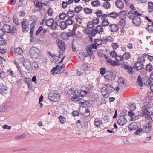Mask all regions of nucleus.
Instances as JSON below:
<instances>
[{
	"mask_svg": "<svg viewBox=\"0 0 153 153\" xmlns=\"http://www.w3.org/2000/svg\"><path fill=\"white\" fill-rule=\"evenodd\" d=\"M135 66L138 70H141L143 68V63L136 62L135 64Z\"/></svg>",
	"mask_w": 153,
	"mask_h": 153,
	"instance_id": "nucleus-32",
	"label": "nucleus"
},
{
	"mask_svg": "<svg viewBox=\"0 0 153 153\" xmlns=\"http://www.w3.org/2000/svg\"><path fill=\"white\" fill-rule=\"evenodd\" d=\"M152 128L151 123L149 122L146 124L143 129V132L146 133H148L150 132Z\"/></svg>",
	"mask_w": 153,
	"mask_h": 153,
	"instance_id": "nucleus-12",
	"label": "nucleus"
},
{
	"mask_svg": "<svg viewBox=\"0 0 153 153\" xmlns=\"http://www.w3.org/2000/svg\"><path fill=\"white\" fill-rule=\"evenodd\" d=\"M57 27V23L55 22H53V24L51 25V29L53 30H56Z\"/></svg>",
	"mask_w": 153,
	"mask_h": 153,
	"instance_id": "nucleus-56",
	"label": "nucleus"
},
{
	"mask_svg": "<svg viewBox=\"0 0 153 153\" xmlns=\"http://www.w3.org/2000/svg\"><path fill=\"white\" fill-rule=\"evenodd\" d=\"M29 21L27 19H24L21 22L22 30L23 32L27 31L29 30Z\"/></svg>",
	"mask_w": 153,
	"mask_h": 153,
	"instance_id": "nucleus-5",
	"label": "nucleus"
},
{
	"mask_svg": "<svg viewBox=\"0 0 153 153\" xmlns=\"http://www.w3.org/2000/svg\"><path fill=\"white\" fill-rule=\"evenodd\" d=\"M57 93L56 92L50 93L48 94V97L49 99L51 101L56 102L57 100Z\"/></svg>",
	"mask_w": 153,
	"mask_h": 153,
	"instance_id": "nucleus-7",
	"label": "nucleus"
},
{
	"mask_svg": "<svg viewBox=\"0 0 153 153\" xmlns=\"http://www.w3.org/2000/svg\"><path fill=\"white\" fill-rule=\"evenodd\" d=\"M74 94H76V96L72 97L71 100L73 101H76L79 100V97H81L84 96L88 92V90H85L83 91H81L77 90H75Z\"/></svg>",
	"mask_w": 153,
	"mask_h": 153,
	"instance_id": "nucleus-2",
	"label": "nucleus"
},
{
	"mask_svg": "<svg viewBox=\"0 0 153 153\" xmlns=\"http://www.w3.org/2000/svg\"><path fill=\"white\" fill-rule=\"evenodd\" d=\"M57 69V65H56V67H53L51 71V72L52 73V75L56 74L57 72H56L55 71H56Z\"/></svg>",
	"mask_w": 153,
	"mask_h": 153,
	"instance_id": "nucleus-61",
	"label": "nucleus"
},
{
	"mask_svg": "<svg viewBox=\"0 0 153 153\" xmlns=\"http://www.w3.org/2000/svg\"><path fill=\"white\" fill-rule=\"evenodd\" d=\"M59 55L58 56V58H59V59L60 58H61V60L58 62V64H60L63 62V60L65 58L66 56L63 55L62 53H61L60 52H59Z\"/></svg>",
	"mask_w": 153,
	"mask_h": 153,
	"instance_id": "nucleus-29",
	"label": "nucleus"
},
{
	"mask_svg": "<svg viewBox=\"0 0 153 153\" xmlns=\"http://www.w3.org/2000/svg\"><path fill=\"white\" fill-rule=\"evenodd\" d=\"M83 10L85 13L87 14H90L92 13V10L88 7H85Z\"/></svg>",
	"mask_w": 153,
	"mask_h": 153,
	"instance_id": "nucleus-35",
	"label": "nucleus"
},
{
	"mask_svg": "<svg viewBox=\"0 0 153 153\" xmlns=\"http://www.w3.org/2000/svg\"><path fill=\"white\" fill-rule=\"evenodd\" d=\"M40 51L38 48L32 47L30 50V57L33 59H36L39 56Z\"/></svg>",
	"mask_w": 153,
	"mask_h": 153,
	"instance_id": "nucleus-3",
	"label": "nucleus"
},
{
	"mask_svg": "<svg viewBox=\"0 0 153 153\" xmlns=\"http://www.w3.org/2000/svg\"><path fill=\"white\" fill-rule=\"evenodd\" d=\"M117 7L120 9H122L124 7V3L121 0H118L115 3Z\"/></svg>",
	"mask_w": 153,
	"mask_h": 153,
	"instance_id": "nucleus-19",
	"label": "nucleus"
},
{
	"mask_svg": "<svg viewBox=\"0 0 153 153\" xmlns=\"http://www.w3.org/2000/svg\"><path fill=\"white\" fill-rule=\"evenodd\" d=\"M137 82L138 84L141 87L143 86V83L142 82V79L141 76L139 75L138 76Z\"/></svg>",
	"mask_w": 153,
	"mask_h": 153,
	"instance_id": "nucleus-54",
	"label": "nucleus"
},
{
	"mask_svg": "<svg viewBox=\"0 0 153 153\" xmlns=\"http://www.w3.org/2000/svg\"><path fill=\"white\" fill-rule=\"evenodd\" d=\"M139 124V122H133L131 123L128 126L129 130L131 131L133 130H136L139 128L138 125Z\"/></svg>",
	"mask_w": 153,
	"mask_h": 153,
	"instance_id": "nucleus-9",
	"label": "nucleus"
},
{
	"mask_svg": "<svg viewBox=\"0 0 153 153\" xmlns=\"http://www.w3.org/2000/svg\"><path fill=\"white\" fill-rule=\"evenodd\" d=\"M107 62L110 63L113 66H118L121 65L120 63L118 62L115 61H112L111 59L107 60Z\"/></svg>",
	"mask_w": 153,
	"mask_h": 153,
	"instance_id": "nucleus-21",
	"label": "nucleus"
},
{
	"mask_svg": "<svg viewBox=\"0 0 153 153\" xmlns=\"http://www.w3.org/2000/svg\"><path fill=\"white\" fill-rule=\"evenodd\" d=\"M8 91L7 90V88L5 87H0V93L7 94L8 93Z\"/></svg>",
	"mask_w": 153,
	"mask_h": 153,
	"instance_id": "nucleus-27",
	"label": "nucleus"
},
{
	"mask_svg": "<svg viewBox=\"0 0 153 153\" xmlns=\"http://www.w3.org/2000/svg\"><path fill=\"white\" fill-rule=\"evenodd\" d=\"M103 6L105 8L109 9L111 7V4L108 2H105L103 4Z\"/></svg>",
	"mask_w": 153,
	"mask_h": 153,
	"instance_id": "nucleus-49",
	"label": "nucleus"
},
{
	"mask_svg": "<svg viewBox=\"0 0 153 153\" xmlns=\"http://www.w3.org/2000/svg\"><path fill=\"white\" fill-rule=\"evenodd\" d=\"M146 29L149 33H153V25L152 24V25H148Z\"/></svg>",
	"mask_w": 153,
	"mask_h": 153,
	"instance_id": "nucleus-53",
	"label": "nucleus"
},
{
	"mask_svg": "<svg viewBox=\"0 0 153 153\" xmlns=\"http://www.w3.org/2000/svg\"><path fill=\"white\" fill-rule=\"evenodd\" d=\"M102 39L103 44H105L107 42H111L113 41L112 38L109 36L103 37Z\"/></svg>",
	"mask_w": 153,
	"mask_h": 153,
	"instance_id": "nucleus-22",
	"label": "nucleus"
},
{
	"mask_svg": "<svg viewBox=\"0 0 153 153\" xmlns=\"http://www.w3.org/2000/svg\"><path fill=\"white\" fill-rule=\"evenodd\" d=\"M82 68L85 70H86L88 69L90 67V65L88 64H84L82 65Z\"/></svg>",
	"mask_w": 153,
	"mask_h": 153,
	"instance_id": "nucleus-57",
	"label": "nucleus"
},
{
	"mask_svg": "<svg viewBox=\"0 0 153 153\" xmlns=\"http://www.w3.org/2000/svg\"><path fill=\"white\" fill-rule=\"evenodd\" d=\"M58 47L59 49L62 51L61 53H63V51L65 50L66 48V45L65 42L59 39H58Z\"/></svg>",
	"mask_w": 153,
	"mask_h": 153,
	"instance_id": "nucleus-10",
	"label": "nucleus"
},
{
	"mask_svg": "<svg viewBox=\"0 0 153 153\" xmlns=\"http://www.w3.org/2000/svg\"><path fill=\"white\" fill-rule=\"evenodd\" d=\"M153 112V104L148 102L146 106H143L142 108V110L138 111L139 114L137 116L133 118V120L138 119L140 116H144L147 120L150 119V115Z\"/></svg>",
	"mask_w": 153,
	"mask_h": 153,
	"instance_id": "nucleus-1",
	"label": "nucleus"
},
{
	"mask_svg": "<svg viewBox=\"0 0 153 153\" xmlns=\"http://www.w3.org/2000/svg\"><path fill=\"white\" fill-rule=\"evenodd\" d=\"M65 69V65L63 64L60 67L58 65V74L62 73Z\"/></svg>",
	"mask_w": 153,
	"mask_h": 153,
	"instance_id": "nucleus-33",
	"label": "nucleus"
},
{
	"mask_svg": "<svg viewBox=\"0 0 153 153\" xmlns=\"http://www.w3.org/2000/svg\"><path fill=\"white\" fill-rule=\"evenodd\" d=\"M115 77V75L112 72H110L109 74L105 76L106 79L111 81L114 80Z\"/></svg>",
	"mask_w": 153,
	"mask_h": 153,
	"instance_id": "nucleus-15",
	"label": "nucleus"
},
{
	"mask_svg": "<svg viewBox=\"0 0 153 153\" xmlns=\"http://www.w3.org/2000/svg\"><path fill=\"white\" fill-rule=\"evenodd\" d=\"M66 16V14H65L64 13H62L59 15V18L62 20H63Z\"/></svg>",
	"mask_w": 153,
	"mask_h": 153,
	"instance_id": "nucleus-64",
	"label": "nucleus"
},
{
	"mask_svg": "<svg viewBox=\"0 0 153 153\" xmlns=\"http://www.w3.org/2000/svg\"><path fill=\"white\" fill-rule=\"evenodd\" d=\"M110 30L112 32H117L119 28V27L116 24L110 25L109 26Z\"/></svg>",
	"mask_w": 153,
	"mask_h": 153,
	"instance_id": "nucleus-17",
	"label": "nucleus"
},
{
	"mask_svg": "<svg viewBox=\"0 0 153 153\" xmlns=\"http://www.w3.org/2000/svg\"><path fill=\"white\" fill-rule=\"evenodd\" d=\"M61 36L62 39L64 40H67L68 39V37L73 36L71 32H63L61 33Z\"/></svg>",
	"mask_w": 153,
	"mask_h": 153,
	"instance_id": "nucleus-13",
	"label": "nucleus"
},
{
	"mask_svg": "<svg viewBox=\"0 0 153 153\" xmlns=\"http://www.w3.org/2000/svg\"><path fill=\"white\" fill-rule=\"evenodd\" d=\"M126 62L123 61L121 62V65L122 67L127 71L129 74H132L133 72V69L132 67L129 65L126 64Z\"/></svg>",
	"mask_w": 153,
	"mask_h": 153,
	"instance_id": "nucleus-6",
	"label": "nucleus"
},
{
	"mask_svg": "<svg viewBox=\"0 0 153 153\" xmlns=\"http://www.w3.org/2000/svg\"><path fill=\"white\" fill-rule=\"evenodd\" d=\"M10 102H8L6 103V105L4 106H3L0 108V112H2L4 111L6 109V107L7 106L8 107L10 105Z\"/></svg>",
	"mask_w": 153,
	"mask_h": 153,
	"instance_id": "nucleus-51",
	"label": "nucleus"
},
{
	"mask_svg": "<svg viewBox=\"0 0 153 153\" xmlns=\"http://www.w3.org/2000/svg\"><path fill=\"white\" fill-rule=\"evenodd\" d=\"M134 11L132 10L129 11L128 14V17L130 19H133L135 17L134 14Z\"/></svg>",
	"mask_w": 153,
	"mask_h": 153,
	"instance_id": "nucleus-45",
	"label": "nucleus"
},
{
	"mask_svg": "<svg viewBox=\"0 0 153 153\" xmlns=\"http://www.w3.org/2000/svg\"><path fill=\"white\" fill-rule=\"evenodd\" d=\"M95 29L98 33L102 32L103 31V27L101 25H99L97 26Z\"/></svg>",
	"mask_w": 153,
	"mask_h": 153,
	"instance_id": "nucleus-47",
	"label": "nucleus"
},
{
	"mask_svg": "<svg viewBox=\"0 0 153 153\" xmlns=\"http://www.w3.org/2000/svg\"><path fill=\"white\" fill-rule=\"evenodd\" d=\"M92 48L91 46V45H88L86 48V51L90 53V54L92 55L93 53L92 51Z\"/></svg>",
	"mask_w": 153,
	"mask_h": 153,
	"instance_id": "nucleus-60",
	"label": "nucleus"
},
{
	"mask_svg": "<svg viewBox=\"0 0 153 153\" xmlns=\"http://www.w3.org/2000/svg\"><path fill=\"white\" fill-rule=\"evenodd\" d=\"M94 42L95 44H97L98 45H101L103 43L102 39H95L94 41Z\"/></svg>",
	"mask_w": 153,
	"mask_h": 153,
	"instance_id": "nucleus-55",
	"label": "nucleus"
},
{
	"mask_svg": "<svg viewBox=\"0 0 153 153\" xmlns=\"http://www.w3.org/2000/svg\"><path fill=\"white\" fill-rule=\"evenodd\" d=\"M95 125L96 126L98 127L102 124V121L98 119H96L94 120Z\"/></svg>",
	"mask_w": 153,
	"mask_h": 153,
	"instance_id": "nucleus-50",
	"label": "nucleus"
},
{
	"mask_svg": "<svg viewBox=\"0 0 153 153\" xmlns=\"http://www.w3.org/2000/svg\"><path fill=\"white\" fill-rule=\"evenodd\" d=\"M15 52L17 55H21L23 53V50L21 48L18 47L15 49Z\"/></svg>",
	"mask_w": 153,
	"mask_h": 153,
	"instance_id": "nucleus-34",
	"label": "nucleus"
},
{
	"mask_svg": "<svg viewBox=\"0 0 153 153\" xmlns=\"http://www.w3.org/2000/svg\"><path fill=\"white\" fill-rule=\"evenodd\" d=\"M145 59L143 56H140L138 58L137 62H136L143 63L145 61Z\"/></svg>",
	"mask_w": 153,
	"mask_h": 153,
	"instance_id": "nucleus-48",
	"label": "nucleus"
},
{
	"mask_svg": "<svg viewBox=\"0 0 153 153\" xmlns=\"http://www.w3.org/2000/svg\"><path fill=\"white\" fill-rule=\"evenodd\" d=\"M109 22L106 19H104L102 22V25L103 26H107L108 25Z\"/></svg>",
	"mask_w": 153,
	"mask_h": 153,
	"instance_id": "nucleus-63",
	"label": "nucleus"
},
{
	"mask_svg": "<svg viewBox=\"0 0 153 153\" xmlns=\"http://www.w3.org/2000/svg\"><path fill=\"white\" fill-rule=\"evenodd\" d=\"M127 14L126 12L124 10L121 11L120 13L118 14L119 18L120 19H124L126 17Z\"/></svg>",
	"mask_w": 153,
	"mask_h": 153,
	"instance_id": "nucleus-24",
	"label": "nucleus"
},
{
	"mask_svg": "<svg viewBox=\"0 0 153 153\" xmlns=\"http://www.w3.org/2000/svg\"><path fill=\"white\" fill-rule=\"evenodd\" d=\"M74 12H75L74 11H73V10H72L70 9H68L66 13L67 17L70 19L72 18L75 15Z\"/></svg>",
	"mask_w": 153,
	"mask_h": 153,
	"instance_id": "nucleus-20",
	"label": "nucleus"
},
{
	"mask_svg": "<svg viewBox=\"0 0 153 153\" xmlns=\"http://www.w3.org/2000/svg\"><path fill=\"white\" fill-rule=\"evenodd\" d=\"M127 122L126 117L124 116H122L119 117L117 121V123L120 126H123Z\"/></svg>",
	"mask_w": 153,
	"mask_h": 153,
	"instance_id": "nucleus-8",
	"label": "nucleus"
},
{
	"mask_svg": "<svg viewBox=\"0 0 153 153\" xmlns=\"http://www.w3.org/2000/svg\"><path fill=\"white\" fill-rule=\"evenodd\" d=\"M100 2L97 0L93 1L91 2V5L94 7H97L100 4Z\"/></svg>",
	"mask_w": 153,
	"mask_h": 153,
	"instance_id": "nucleus-44",
	"label": "nucleus"
},
{
	"mask_svg": "<svg viewBox=\"0 0 153 153\" xmlns=\"http://www.w3.org/2000/svg\"><path fill=\"white\" fill-rule=\"evenodd\" d=\"M75 92V90L74 91H73V89L70 88L69 89V90H68L67 92V94H68L69 95H73V96L72 97L75 96H76V94H74Z\"/></svg>",
	"mask_w": 153,
	"mask_h": 153,
	"instance_id": "nucleus-46",
	"label": "nucleus"
},
{
	"mask_svg": "<svg viewBox=\"0 0 153 153\" xmlns=\"http://www.w3.org/2000/svg\"><path fill=\"white\" fill-rule=\"evenodd\" d=\"M83 10L82 7L80 5H78L76 6L74 9V12L76 13H80Z\"/></svg>",
	"mask_w": 153,
	"mask_h": 153,
	"instance_id": "nucleus-31",
	"label": "nucleus"
},
{
	"mask_svg": "<svg viewBox=\"0 0 153 153\" xmlns=\"http://www.w3.org/2000/svg\"><path fill=\"white\" fill-rule=\"evenodd\" d=\"M148 11L150 13L153 11V2L150 1L148 2Z\"/></svg>",
	"mask_w": 153,
	"mask_h": 153,
	"instance_id": "nucleus-39",
	"label": "nucleus"
},
{
	"mask_svg": "<svg viewBox=\"0 0 153 153\" xmlns=\"http://www.w3.org/2000/svg\"><path fill=\"white\" fill-rule=\"evenodd\" d=\"M83 16L79 14V15H76L75 16V19L76 20V21L78 22H80L83 19Z\"/></svg>",
	"mask_w": 153,
	"mask_h": 153,
	"instance_id": "nucleus-40",
	"label": "nucleus"
},
{
	"mask_svg": "<svg viewBox=\"0 0 153 153\" xmlns=\"http://www.w3.org/2000/svg\"><path fill=\"white\" fill-rule=\"evenodd\" d=\"M94 87L91 84H90L86 85V89L85 90H88V92L90 91L93 89Z\"/></svg>",
	"mask_w": 153,
	"mask_h": 153,
	"instance_id": "nucleus-58",
	"label": "nucleus"
},
{
	"mask_svg": "<svg viewBox=\"0 0 153 153\" xmlns=\"http://www.w3.org/2000/svg\"><path fill=\"white\" fill-rule=\"evenodd\" d=\"M54 20L52 19H48L45 22V24L47 26H51V25L53 24V23L54 22Z\"/></svg>",
	"mask_w": 153,
	"mask_h": 153,
	"instance_id": "nucleus-36",
	"label": "nucleus"
},
{
	"mask_svg": "<svg viewBox=\"0 0 153 153\" xmlns=\"http://www.w3.org/2000/svg\"><path fill=\"white\" fill-rule=\"evenodd\" d=\"M36 8L41 9L42 8L43 5L42 3L38 0H33Z\"/></svg>",
	"mask_w": 153,
	"mask_h": 153,
	"instance_id": "nucleus-16",
	"label": "nucleus"
},
{
	"mask_svg": "<svg viewBox=\"0 0 153 153\" xmlns=\"http://www.w3.org/2000/svg\"><path fill=\"white\" fill-rule=\"evenodd\" d=\"M39 65L38 63L35 62H34L32 63V65H31V69H36L38 68Z\"/></svg>",
	"mask_w": 153,
	"mask_h": 153,
	"instance_id": "nucleus-41",
	"label": "nucleus"
},
{
	"mask_svg": "<svg viewBox=\"0 0 153 153\" xmlns=\"http://www.w3.org/2000/svg\"><path fill=\"white\" fill-rule=\"evenodd\" d=\"M101 91L102 95L105 98H108L109 96V94L107 93V88L106 87H103L101 89Z\"/></svg>",
	"mask_w": 153,
	"mask_h": 153,
	"instance_id": "nucleus-23",
	"label": "nucleus"
},
{
	"mask_svg": "<svg viewBox=\"0 0 153 153\" xmlns=\"http://www.w3.org/2000/svg\"><path fill=\"white\" fill-rule=\"evenodd\" d=\"M79 56L81 60L85 61V58L87 57V55L85 52H82L79 54Z\"/></svg>",
	"mask_w": 153,
	"mask_h": 153,
	"instance_id": "nucleus-28",
	"label": "nucleus"
},
{
	"mask_svg": "<svg viewBox=\"0 0 153 153\" xmlns=\"http://www.w3.org/2000/svg\"><path fill=\"white\" fill-rule=\"evenodd\" d=\"M153 69V67L150 64H148L147 65L146 68V70L148 71L151 72Z\"/></svg>",
	"mask_w": 153,
	"mask_h": 153,
	"instance_id": "nucleus-59",
	"label": "nucleus"
},
{
	"mask_svg": "<svg viewBox=\"0 0 153 153\" xmlns=\"http://www.w3.org/2000/svg\"><path fill=\"white\" fill-rule=\"evenodd\" d=\"M58 119L61 123L64 124L66 121V118L62 116L61 115L59 116Z\"/></svg>",
	"mask_w": 153,
	"mask_h": 153,
	"instance_id": "nucleus-42",
	"label": "nucleus"
},
{
	"mask_svg": "<svg viewBox=\"0 0 153 153\" xmlns=\"http://www.w3.org/2000/svg\"><path fill=\"white\" fill-rule=\"evenodd\" d=\"M121 20L118 22L119 25L121 26L122 27H124L126 25V21L124 19H120Z\"/></svg>",
	"mask_w": 153,
	"mask_h": 153,
	"instance_id": "nucleus-38",
	"label": "nucleus"
},
{
	"mask_svg": "<svg viewBox=\"0 0 153 153\" xmlns=\"http://www.w3.org/2000/svg\"><path fill=\"white\" fill-rule=\"evenodd\" d=\"M79 27V25L75 23L74 24L73 29L71 31V32L72 35H73V36H74L75 35V31L76 30L77 28Z\"/></svg>",
	"mask_w": 153,
	"mask_h": 153,
	"instance_id": "nucleus-25",
	"label": "nucleus"
},
{
	"mask_svg": "<svg viewBox=\"0 0 153 153\" xmlns=\"http://www.w3.org/2000/svg\"><path fill=\"white\" fill-rule=\"evenodd\" d=\"M108 16L111 17L113 19L116 18L118 16H119L118 14L116 12H113L110 13L108 14Z\"/></svg>",
	"mask_w": 153,
	"mask_h": 153,
	"instance_id": "nucleus-30",
	"label": "nucleus"
},
{
	"mask_svg": "<svg viewBox=\"0 0 153 153\" xmlns=\"http://www.w3.org/2000/svg\"><path fill=\"white\" fill-rule=\"evenodd\" d=\"M47 53L48 54H47V55L48 56H50V59L52 60H53L56 62V56H55L53 53L50 51L48 52Z\"/></svg>",
	"mask_w": 153,
	"mask_h": 153,
	"instance_id": "nucleus-26",
	"label": "nucleus"
},
{
	"mask_svg": "<svg viewBox=\"0 0 153 153\" xmlns=\"http://www.w3.org/2000/svg\"><path fill=\"white\" fill-rule=\"evenodd\" d=\"M16 27H11L10 26L6 24H4L3 27V30L4 32L10 33L12 34L16 33Z\"/></svg>",
	"mask_w": 153,
	"mask_h": 153,
	"instance_id": "nucleus-4",
	"label": "nucleus"
},
{
	"mask_svg": "<svg viewBox=\"0 0 153 153\" xmlns=\"http://www.w3.org/2000/svg\"><path fill=\"white\" fill-rule=\"evenodd\" d=\"M132 23L136 26H139L141 23L140 19L139 17L135 16L132 20Z\"/></svg>",
	"mask_w": 153,
	"mask_h": 153,
	"instance_id": "nucleus-11",
	"label": "nucleus"
},
{
	"mask_svg": "<svg viewBox=\"0 0 153 153\" xmlns=\"http://www.w3.org/2000/svg\"><path fill=\"white\" fill-rule=\"evenodd\" d=\"M116 60L118 62L121 61L123 59V56L121 55H117L115 58Z\"/></svg>",
	"mask_w": 153,
	"mask_h": 153,
	"instance_id": "nucleus-62",
	"label": "nucleus"
},
{
	"mask_svg": "<svg viewBox=\"0 0 153 153\" xmlns=\"http://www.w3.org/2000/svg\"><path fill=\"white\" fill-rule=\"evenodd\" d=\"M23 65L28 70H31L30 63L28 59H26L24 60Z\"/></svg>",
	"mask_w": 153,
	"mask_h": 153,
	"instance_id": "nucleus-18",
	"label": "nucleus"
},
{
	"mask_svg": "<svg viewBox=\"0 0 153 153\" xmlns=\"http://www.w3.org/2000/svg\"><path fill=\"white\" fill-rule=\"evenodd\" d=\"M122 56L123 59L127 60L130 59L131 57L130 55L128 52H125Z\"/></svg>",
	"mask_w": 153,
	"mask_h": 153,
	"instance_id": "nucleus-43",
	"label": "nucleus"
},
{
	"mask_svg": "<svg viewBox=\"0 0 153 153\" xmlns=\"http://www.w3.org/2000/svg\"><path fill=\"white\" fill-rule=\"evenodd\" d=\"M59 26L61 29L62 30H64L67 27V26L65 22L63 21H62L60 22L59 24Z\"/></svg>",
	"mask_w": 153,
	"mask_h": 153,
	"instance_id": "nucleus-37",
	"label": "nucleus"
},
{
	"mask_svg": "<svg viewBox=\"0 0 153 153\" xmlns=\"http://www.w3.org/2000/svg\"><path fill=\"white\" fill-rule=\"evenodd\" d=\"M104 85L107 88V93L108 94L113 92L115 90L113 87L108 84H105Z\"/></svg>",
	"mask_w": 153,
	"mask_h": 153,
	"instance_id": "nucleus-14",
	"label": "nucleus"
},
{
	"mask_svg": "<svg viewBox=\"0 0 153 153\" xmlns=\"http://www.w3.org/2000/svg\"><path fill=\"white\" fill-rule=\"evenodd\" d=\"M71 19L68 18L65 21V22L67 26L68 25H71L73 24V21Z\"/></svg>",
	"mask_w": 153,
	"mask_h": 153,
	"instance_id": "nucleus-52",
	"label": "nucleus"
}]
</instances>
